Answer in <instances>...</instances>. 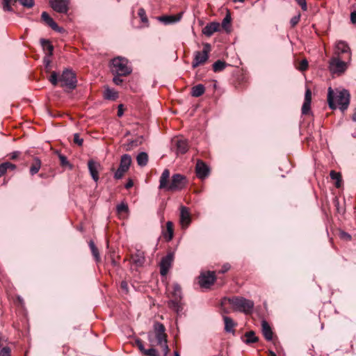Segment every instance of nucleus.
I'll return each instance as SVG.
<instances>
[{
	"mask_svg": "<svg viewBox=\"0 0 356 356\" xmlns=\"http://www.w3.org/2000/svg\"><path fill=\"white\" fill-rule=\"evenodd\" d=\"M83 140V138H80V136L79 134H74V143L77 144L79 146H82Z\"/></svg>",
	"mask_w": 356,
	"mask_h": 356,
	"instance_id": "47",
	"label": "nucleus"
},
{
	"mask_svg": "<svg viewBox=\"0 0 356 356\" xmlns=\"http://www.w3.org/2000/svg\"><path fill=\"white\" fill-rule=\"evenodd\" d=\"M16 1L17 0H3V10L8 12L13 11L11 4L15 3Z\"/></svg>",
	"mask_w": 356,
	"mask_h": 356,
	"instance_id": "34",
	"label": "nucleus"
},
{
	"mask_svg": "<svg viewBox=\"0 0 356 356\" xmlns=\"http://www.w3.org/2000/svg\"><path fill=\"white\" fill-rule=\"evenodd\" d=\"M143 355L145 356H159L158 351L153 348L146 349Z\"/></svg>",
	"mask_w": 356,
	"mask_h": 356,
	"instance_id": "41",
	"label": "nucleus"
},
{
	"mask_svg": "<svg viewBox=\"0 0 356 356\" xmlns=\"http://www.w3.org/2000/svg\"><path fill=\"white\" fill-rule=\"evenodd\" d=\"M49 81L54 86L60 83V87L70 90L74 89L77 83L75 74L70 69L64 70L60 76H58L56 72H52Z\"/></svg>",
	"mask_w": 356,
	"mask_h": 356,
	"instance_id": "3",
	"label": "nucleus"
},
{
	"mask_svg": "<svg viewBox=\"0 0 356 356\" xmlns=\"http://www.w3.org/2000/svg\"><path fill=\"white\" fill-rule=\"evenodd\" d=\"M127 171H125L124 169H122L120 166L117 169V170L114 173V178L115 179H120L123 177L125 172Z\"/></svg>",
	"mask_w": 356,
	"mask_h": 356,
	"instance_id": "37",
	"label": "nucleus"
},
{
	"mask_svg": "<svg viewBox=\"0 0 356 356\" xmlns=\"http://www.w3.org/2000/svg\"><path fill=\"white\" fill-rule=\"evenodd\" d=\"M216 280L215 271L207 270L202 272V291L204 289H211L214 286Z\"/></svg>",
	"mask_w": 356,
	"mask_h": 356,
	"instance_id": "9",
	"label": "nucleus"
},
{
	"mask_svg": "<svg viewBox=\"0 0 356 356\" xmlns=\"http://www.w3.org/2000/svg\"><path fill=\"white\" fill-rule=\"evenodd\" d=\"M41 45L44 49V51H46V54L49 56H52L53 51H54V47L50 43V42L45 39H41L40 40Z\"/></svg>",
	"mask_w": 356,
	"mask_h": 356,
	"instance_id": "22",
	"label": "nucleus"
},
{
	"mask_svg": "<svg viewBox=\"0 0 356 356\" xmlns=\"http://www.w3.org/2000/svg\"><path fill=\"white\" fill-rule=\"evenodd\" d=\"M304 102H312V91L309 88H307L305 95Z\"/></svg>",
	"mask_w": 356,
	"mask_h": 356,
	"instance_id": "46",
	"label": "nucleus"
},
{
	"mask_svg": "<svg viewBox=\"0 0 356 356\" xmlns=\"http://www.w3.org/2000/svg\"><path fill=\"white\" fill-rule=\"evenodd\" d=\"M330 176L332 179L336 181L335 186L337 188H340L341 186V174L334 170H332L330 173Z\"/></svg>",
	"mask_w": 356,
	"mask_h": 356,
	"instance_id": "30",
	"label": "nucleus"
},
{
	"mask_svg": "<svg viewBox=\"0 0 356 356\" xmlns=\"http://www.w3.org/2000/svg\"><path fill=\"white\" fill-rule=\"evenodd\" d=\"M50 56H51L46 54V56L43 58V63H44L45 68L47 69V71L49 70V68L50 67V63H51V60L49 58Z\"/></svg>",
	"mask_w": 356,
	"mask_h": 356,
	"instance_id": "49",
	"label": "nucleus"
},
{
	"mask_svg": "<svg viewBox=\"0 0 356 356\" xmlns=\"http://www.w3.org/2000/svg\"><path fill=\"white\" fill-rule=\"evenodd\" d=\"M131 161H132V160H131V157L130 155H129L127 154H123L121 156L119 166L122 169H124L125 171H128L129 169V167L131 164Z\"/></svg>",
	"mask_w": 356,
	"mask_h": 356,
	"instance_id": "18",
	"label": "nucleus"
},
{
	"mask_svg": "<svg viewBox=\"0 0 356 356\" xmlns=\"http://www.w3.org/2000/svg\"><path fill=\"white\" fill-rule=\"evenodd\" d=\"M227 63L225 61L218 60L213 64V70L214 72H222L227 66Z\"/></svg>",
	"mask_w": 356,
	"mask_h": 356,
	"instance_id": "27",
	"label": "nucleus"
},
{
	"mask_svg": "<svg viewBox=\"0 0 356 356\" xmlns=\"http://www.w3.org/2000/svg\"><path fill=\"white\" fill-rule=\"evenodd\" d=\"M333 56H341L350 61L351 59V52L348 44L344 41H339L335 46L334 55Z\"/></svg>",
	"mask_w": 356,
	"mask_h": 356,
	"instance_id": "8",
	"label": "nucleus"
},
{
	"mask_svg": "<svg viewBox=\"0 0 356 356\" xmlns=\"http://www.w3.org/2000/svg\"><path fill=\"white\" fill-rule=\"evenodd\" d=\"M180 222L183 226L188 225L190 222V214L185 207H181V208Z\"/></svg>",
	"mask_w": 356,
	"mask_h": 356,
	"instance_id": "21",
	"label": "nucleus"
},
{
	"mask_svg": "<svg viewBox=\"0 0 356 356\" xmlns=\"http://www.w3.org/2000/svg\"><path fill=\"white\" fill-rule=\"evenodd\" d=\"M20 152L19 151H15V152H13L12 153H10V159H13V160H15L17 158H18V156L20 155Z\"/></svg>",
	"mask_w": 356,
	"mask_h": 356,
	"instance_id": "58",
	"label": "nucleus"
},
{
	"mask_svg": "<svg viewBox=\"0 0 356 356\" xmlns=\"http://www.w3.org/2000/svg\"><path fill=\"white\" fill-rule=\"evenodd\" d=\"M220 28V24L218 22H211L208 24L204 29L202 31V33L207 36L211 35L214 32L218 31Z\"/></svg>",
	"mask_w": 356,
	"mask_h": 356,
	"instance_id": "17",
	"label": "nucleus"
},
{
	"mask_svg": "<svg viewBox=\"0 0 356 356\" xmlns=\"http://www.w3.org/2000/svg\"><path fill=\"white\" fill-rule=\"evenodd\" d=\"M301 17L300 13H298L297 15L293 17L290 20V24L292 28L295 27L298 22H300Z\"/></svg>",
	"mask_w": 356,
	"mask_h": 356,
	"instance_id": "39",
	"label": "nucleus"
},
{
	"mask_svg": "<svg viewBox=\"0 0 356 356\" xmlns=\"http://www.w3.org/2000/svg\"><path fill=\"white\" fill-rule=\"evenodd\" d=\"M163 349V352H164V355L166 356L168 353H169V348H168V346L167 344V341H165V342H163V345L161 346Z\"/></svg>",
	"mask_w": 356,
	"mask_h": 356,
	"instance_id": "56",
	"label": "nucleus"
},
{
	"mask_svg": "<svg viewBox=\"0 0 356 356\" xmlns=\"http://www.w3.org/2000/svg\"><path fill=\"white\" fill-rule=\"evenodd\" d=\"M88 167L92 179L97 182L99 180V170L101 168L100 163L91 159L88 162Z\"/></svg>",
	"mask_w": 356,
	"mask_h": 356,
	"instance_id": "13",
	"label": "nucleus"
},
{
	"mask_svg": "<svg viewBox=\"0 0 356 356\" xmlns=\"http://www.w3.org/2000/svg\"><path fill=\"white\" fill-rule=\"evenodd\" d=\"M41 167V161L38 158L34 159V162L30 168V173L34 175L38 172Z\"/></svg>",
	"mask_w": 356,
	"mask_h": 356,
	"instance_id": "29",
	"label": "nucleus"
},
{
	"mask_svg": "<svg viewBox=\"0 0 356 356\" xmlns=\"http://www.w3.org/2000/svg\"><path fill=\"white\" fill-rule=\"evenodd\" d=\"M209 167L203 161H202V180L207 177L210 174Z\"/></svg>",
	"mask_w": 356,
	"mask_h": 356,
	"instance_id": "35",
	"label": "nucleus"
},
{
	"mask_svg": "<svg viewBox=\"0 0 356 356\" xmlns=\"http://www.w3.org/2000/svg\"><path fill=\"white\" fill-rule=\"evenodd\" d=\"M4 163L6 165V170H14L16 168V165L10 162H5Z\"/></svg>",
	"mask_w": 356,
	"mask_h": 356,
	"instance_id": "54",
	"label": "nucleus"
},
{
	"mask_svg": "<svg viewBox=\"0 0 356 356\" xmlns=\"http://www.w3.org/2000/svg\"><path fill=\"white\" fill-rule=\"evenodd\" d=\"M191 95L193 97H200V84H197L192 88Z\"/></svg>",
	"mask_w": 356,
	"mask_h": 356,
	"instance_id": "42",
	"label": "nucleus"
},
{
	"mask_svg": "<svg viewBox=\"0 0 356 356\" xmlns=\"http://www.w3.org/2000/svg\"><path fill=\"white\" fill-rule=\"evenodd\" d=\"M350 20L352 23L356 24V11L352 12L350 13Z\"/></svg>",
	"mask_w": 356,
	"mask_h": 356,
	"instance_id": "60",
	"label": "nucleus"
},
{
	"mask_svg": "<svg viewBox=\"0 0 356 356\" xmlns=\"http://www.w3.org/2000/svg\"><path fill=\"white\" fill-rule=\"evenodd\" d=\"M311 108L310 102H304L302 106V113L303 115L309 114Z\"/></svg>",
	"mask_w": 356,
	"mask_h": 356,
	"instance_id": "40",
	"label": "nucleus"
},
{
	"mask_svg": "<svg viewBox=\"0 0 356 356\" xmlns=\"http://www.w3.org/2000/svg\"><path fill=\"white\" fill-rule=\"evenodd\" d=\"M58 157L60 159V165L62 166H68L70 168H72V165L69 163L65 156L63 154H59Z\"/></svg>",
	"mask_w": 356,
	"mask_h": 356,
	"instance_id": "38",
	"label": "nucleus"
},
{
	"mask_svg": "<svg viewBox=\"0 0 356 356\" xmlns=\"http://www.w3.org/2000/svg\"><path fill=\"white\" fill-rule=\"evenodd\" d=\"M200 64V51H196L195 56V59L193 63V67H195L198 66Z\"/></svg>",
	"mask_w": 356,
	"mask_h": 356,
	"instance_id": "45",
	"label": "nucleus"
},
{
	"mask_svg": "<svg viewBox=\"0 0 356 356\" xmlns=\"http://www.w3.org/2000/svg\"><path fill=\"white\" fill-rule=\"evenodd\" d=\"M134 185L133 181L131 179H129L127 183L125 184V188L129 189L131 188Z\"/></svg>",
	"mask_w": 356,
	"mask_h": 356,
	"instance_id": "62",
	"label": "nucleus"
},
{
	"mask_svg": "<svg viewBox=\"0 0 356 356\" xmlns=\"http://www.w3.org/2000/svg\"><path fill=\"white\" fill-rule=\"evenodd\" d=\"M230 268H231V266H230V264H228V263L225 264L222 266V267L221 270H219V272H218V273H226L227 271H228V270L230 269Z\"/></svg>",
	"mask_w": 356,
	"mask_h": 356,
	"instance_id": "53",
	"label": "nucleus"
},
{
	"mask_svg": "<svg viewBox=\"0 0 356 356\" xmlns=\"http://www.w3.org/2000/svg\"><path fill=\"white\" fill-rule=\"evenodd\" d=\"M123 113H124L123 105L120 104L118 108V116L122 117L123 115Z\"/></svg>",
	"mask_w": 356,
	"mask_h": 356,
	"instance_id": "59",
	"label": "nucleus"
},
{
	"mask_svg": "<svg viewBox=\"0 0 356 356\" xmlns=\"http://www.w3.org/2000/svg\"><path fill=\"white\" fill-rule=\"evenodd\" d=\"M261 330L262 334L264 337V338L267 341H271L273 337V332L272 331V329L268 324V323L266 321H262L261 322Z\"/></svg>",
	"mask_w": 356,
	"mask_h": 356,
	"instance_id": "15",
	"label": "nucleus"
},
{
	"mask_svg": "<svg viewBox=\"0 0 356 356\" xmlns=\"http://www.w3.org/2000/svg\"><path fill=\"white\" fill-rule=\"evenodd\" d=\"M173 224L171 221H168L166 222V229L163 231V236L167 241H170L173 237Z\"/></svg>",
	"mask_w": 356,
	"mask_h": 356,
	"instance_id": "19",
	"label": "nucleus"
},
{
	"mask_svg": "<svg viewBox=\"0 0 356 356\" xmlns=\"http://www.w3.org/2000/svg\"><path fill=\"white\" fill-rule=\"evenodd\" d=\"M172 296L173 298L181 300V288L178 283H174L172 285Z\"/></svg>",
	"mask_w": 356,
	"mask_h": 356,
	"instance_id": "25",
	"label": "nucleus"
},
{
	"mask_svg": "<svg viewBox=\"0 0 356 356\" xmlns=\"http://www.w3.org/2000/svg\"><path fill=\"white\" fill-rule=\"evenodd\" d=\"M120 76H118L116 74V76L113 77V81L115 84L120 85L122 83L123 80L120 78Z\"/></svg>",
	"mask_w": 356,
	"mask_h": 356,
	"instance_id": "55",
	"label": "nucleus"
},
{
	"mask_svg": "<svg viewBox=\"0 0 356 356\" xmlns=\"http://www.w3.org/2000/svg\"><path fill=\"white\" fill-rule=\"evenodd\" d=\"M188 144L185 139L176 137L172 140V149H173L177 154H182L187 152Z\"/></svg>",
	"mask_w": 356,
	"mask_h": 356,
	"instance_id": "10",
	"label": "nucleus"
},
{
	"mask_svg": "<svg viewBox=\"0 0 356 356\" xmlns=\"http://www.w3.org/2000/svg\"><path fill=\"white\" fill-rule=\"evenodd\" d=\"M223 320L225 323V330L227 332H233L235 323L233 320L228 316H224Z\"/></svg>",
	"mask_w": 356,
	"mask_h": 356,
	"instance_id": "24",
	"label": "nucleus"
},
{
	"mask_svg": "<svg viewBox=\"0 0 356 356\" xmlns=\"http://www.w3.org/2000/svg\"><path fill=\"white\" fill-rule=\"evenodd\" d=\"M230 22H231V17L229 15H227L222 22V26L224 29H226L227 24H229Z\"/></svg>",
	"mask_w": 356,
	"mask_h": 356,
	"instance_id": "52",
	"label": "nucleus"
},
{
	"mask_svg": "<svg viewBox=\"0 0 356 356\" xmlns=\"http://www.w3.org/2000/svg\"><path fill=\"white\" fill-rule=\"evenodd\" d=\"M6 172L5 163L0 164V177L4 175Z\"/></svg>",
	"mask_w": 356,
	"mask_h": 356,
	"instance_id": "57",
	"label": "nucleus"
},
{
	"mask_svg": "<svg viewBox=\"0 0 356 356\" xmlns=\"http://www.w3.org/2000/svg\"><path fill=\"white\" fill-rule=\"evenodd\" d=\"M42 19L53 30L60 31V28L57 24L53 20V19L46 12H43L41 15Z\"/></svg>",
	"mask_w": 356,
	"mask_h": 356,
	"instance_id": "16",
	"label": "nucleus"
},
{
	"mask_svg": "<svg viewBox=\"0 0 356 356\" xmlns=\"http://www.w3.org/2000/svg\"><path fill=\"white\" fill-rule=\"evenodd\" d=\"M49 3L52 9L59 13H67L69 10V0H49Z\"/></svg>",
	"mask_w": 356,
	"mask_h": 356,
	"instance_id": "12",
	"label": "nucleus"
},
{
	"mask_svg": "<svg viewBox=\"0 0 356 356\" xmlns=\"http://www.w3.org/2000/svg\"><path fill=\"white\" fill-rule=\"evenodd\" d=\"M174 260V253L168 252L166 256L161 259L160 262V273L162 276L167 275Z\"/></svg>",
	"mask_w": 356,
	"mask_h": 356,
	"instance_id": "11",
	"label": "nucleus"
},
{
	"mask_svg": "<svg viewBox=\"0 0 356 356\" xmlns=\"http://www.w3.org/2000/svg\"><path fill=\"white\" fill-rule=\"evenodd\" d=\"M155 337L157 341V344L162 346L163 342L166 341L167 334H165V326L159 323L155 322L154 324V332L148 333V340L149 342L153 341V337Z\"/></svg>",
	"mask_w": 356,
	"mask_h": 356,
	"instance_id": "7",
	"label": "nucleus"
},
{
	"mask_svg": "<svg viewBox=\"0 0 356 356\" xmlns=\"http://www.w3.org/2000/svg\"><path fill=\"white\" fill-rule=\"evenodd\" d=\"M131 260L137 266H142L145 261V257L143 252L138 251L132 255Z\"/></svg>",
	"mask_w": 356,
	"mask_h": 356,
	"instance_id": "20",
	"label": "nucleus"
},
{
	"mask_svg": "<svg viewBox=\"0 0 356 356\" xmlns=\"http://www.w3.org/2000/svg\"><path fill=\"white\" fill-rule=\"evenodd\" d=\"M244 342L247 344L256 343L259 340L258 337L255 336V333L254 331L247 332L244 334Z\"/></svg>",
	"mask_w": 356,
	"mask_h": 356,
	"instance_id": "23",
	"label": "nucleus"
},
{
	"mask_svg": "<svg viewBox=\"0 0 356 356\" xmlns=\"http://www.w3.org/2000/svg\"><path fill=\"white\" fill-rule=\"evenodd\" d=\"M118 97V92L113 89L107 88L104 91V98L106 99L114 100Z\"/></svg>",
	"mask_w": 356,
	"mask_h": 356,
	"instance_id": "32",
	"label": "nucleus"
},
{
	"mask_svg": "<svg viewBox=\"0 0 356 356\" xmlns=\"http://www.w3.org/2000/svg\"><path fill=\"white\" fill-rule=\"evenodd\" d=\"M182 16V13H179L176 15H164L159 17V20L165 24H173L179 22Z\"/></svg>",
	"mask_w": 356,
	"mask_h": 356,
	"instance_id": "14",
	"label": "nucleus"
},
{
	"mask_svg": "<svg viewBox=\"0 0 356 356\" xmlns=\"http://www.w3.org/2000/svg\"><path fill=\"white\" fill-rule=\"evenodd\" d=\"M352 120L354 122H356V108L354 110V113L352 115Z\"/></svg>",
	"mask_w": 356,
	"mask_h": 356,
	"instance_id": "64",
	"label": "nucleus"
},
{
	"mask_svg": "<svg viewBox=\"0 0 356 356\" xmlns=\"http://www.w3.org/2000/svg\"><path fill=\"white\" fill-rule=\"evenodd\" d=\"M180 301L179 299L173 298L169 301L168 305L172 309L178 313L181 309Z\"/></svg>",
	"mask_w": 356,
	"mask_h": 356,
	"instance_id": "31",
	"label": "nucleus"
},
{
	"mask_svg": "<svg viewBox=\"0 0 356 356\" xmlns=\"http://www.w3.org/2000/svg\"><path fill=\"white\" fill-rule=\"evenodd\" d=\"M194 284L196 286H200V275L196 277L195 279Z\"/></svg>",
	"mask_w": 356,
	"mask_h": 356,
	"instance_id": "61",
	"label": "nucleus"
},
{
	"mask_svg": "<svg viewBox=\"0 0 356 356\" xmlns=\"http://www.w3.org/2000/svg\"><path fill=\"white\" fill-rule=\"evenodd\" d=\"M296 2L301 7L303 11L307 10V5L306 0H295Z\"/></svg>",
	"mask_w": 356,
	"mask_h": 356,
	"instance_id": "48",
	"label": "nucleus"
},
{
	"mask_svg": "<svg viewBox=\"0 0 356 356\" xmlns=\"http://www.w3.org/2000/svg\"><path fill=\"white\" fill-rule=\"evenodd\" d=\"M111 70L113 74L118 76H127L132 70L128 65V60L123 57H117L112 60Z\"/></svg>",
	"mask_w": 356,
	"mask_h": 356,
	"instance_id": "5",
	"label": "nucleus"
},
{
	"mask_svg": "<svg viewBox=\"0 0 356 356\" xmlns=\"http://www.w3.org/2000/svg\"><path fill=\"white\" fill-rule=\"evenodd\" d=\"M350 92L346 89L334 91L331 87L328 88L327 102L329 107L332 110L336 109L338 105L339 109L343 112L350 104Z\"/></svg>",
	"mask_w": 356,
	"mask_h": 356,
	"instance_id": "1",
	"label": "nucleus"
},
{
	"mask_svg": "<svg viewBox=\"0 0 356 356\" xmlns=\"http://www.w3.org/2000/svg\"><path fill=\"white\" fill-rule=\"evenodd\" d=\"M137 163L140 166H145L148 162V155L146 152H140L136 157Z\"/></svg>",
	"mask_w": 356,
	"mask_h": 356,
	"instance_id": "26",
	"label": "nucleus"
},
{
	"mask_svg": "<svg viewBox=\"0 0 356 356\" xmlns=\"http://www.w3.org/2000/svg\"><path fill=\"white\" fill-rule=\"evenodd\" d=\"M136 344L137 345L138 349L143 353H144V352L145 351V348L143 346V341L140 340V339H137L136 341Z\"/></svg>",
	"mask_w": 356,
	"mask_h": 356,
	"instance_id": "51",
	"label": "nucleus"
},
{
	"mask_svg": "<svg viewBox=\"0 0 356 356\" xmlns=\"http://www.w3.org/2000/svg\"><path fill=\"white\" fill-rule=\"evenodd\" d=\"M195 175L197 178H200V159H197L196 160Z\"/></svg>",
	"mask_w": 356,
	"mask_h": 356,
	"instance_id": "50",
	"label": "nucleus"
},
{
	"mask_svg": "<svg viewBox=\"0 0 356 356\" xmlns=\"http://www.w3.org/2000/svg\"><path fill=\"white\" fill-rule=\"evenodd\" d=\"M121 287L124 289V290H127V282H122L121 283Z\"/></svg>",
	"mask_w": 356,
	"mask_h": 356,
	"instance_id": "63",
	"label": "nucleus"
},
{
	"mask_svg": "<svg viewBox=\"0 0 356 356\" xmlns=\"http://www.w3.org/2000/svg\"><path fill=\"white\" fill-rule=\"evenodd\" d=\"M349 61L341 56H332L329 61V70L331 73L341 75L348 68Z\"/></svg>",
	"mask_w": 356,
	"mask_h": 356,
	"instance_id": "6",
	"label": "nucleus"
},
{
	"mask_svg": "<svg viewBox=\"0 0 356 356\" xmlns=\"http://www.w3.org/2000/svg\"><path fill=\"white\" fill-rule=\"evenodd\" d=\"M138 15L140 17V20L143 23H145V24L148 23V19H147V17L146 15V12L144 8H139V10L138 11Z\"/></svg>",
	"mask_w": 356,
	"mask_h": 356,
	"instance_id": "36",
	"label": "nucleus"
},
{
	"mask_svg": "<svg viewBox=\"0 0 356 356\" xmlns=\"http://www.w3.org/2000/svg\"><path fill=\"white\" fill-rule=\"evenodd\" d=\"M89 247L90 248L92 254L94 257L95 261L97 262H99L100 261V259H101L100 255H99V250L96 247L95 243L92 241H90L89 242Z\"/></svg>",
	"mask_w": 356,
	"mask_h": 356,
	"instance_id": "28",
	"label": "nucleus"
},
{
	"mask_svg": "<svg viewBox=\"0 0 356 356\" xmlns=\"http://www.w3.org/2000/svg\"><path fill=\"white\" fill-rule=\"evenodd\" d=\"M210 51V45L209 44H205L204 46V49L202 51V65L204 63L208 58V52Z\"/></svg>",
	"mask_w": 356,
	"mask_h": 356,
	"instance_id": "33",
	"label": "nucleus"
},
{
	"mask_svg": "<svg viewBox=\"0 0 356 356\" xmlns=\"http://www.w3.org/2000/svg\"><path fill=\"white\" fill-rule=\"evenodd\" d=\"M308 68V62L306 59H303L300 61V64H299V66H298V70L300 71H305Z\"/></svg>",
	"mask_w": 356,
	"mask_h": 356,
	"instance_id": "43",
	"label": "nucleus"
},
{
	"mask_svg": "<svg viewBox=\"0 0 356 356\" xmlns=\"http://www.w3.org/2000/svg\"><path fill=\"white\" fill-rule=\"evenodd\" d=\"M128 206L127 204H124V203H121L120 204H118L117 206V211L119 212V213H122V212H127L128 211Z\"/></svg>",
	"mask_w": 356,
	"mask_h": 356,
	"instance_id": "44",
	"label": "nucleus"
},
{
	"mask_svg": "<svg viewBox=\"0 0 356 356\" xmlns=\"http://www.w3.org/2000/svg\"><path fill=\"white\" fill-rule=\"evenodd\" d=\"M170 177V171L165 169L159 179V188H165L169 191H176L181 190L186 184V177L180 174H175L172 176L171 181L168 184Z\"/></svg>",
	"mask_w": 356,
	"mask_h": 356,
	"instance_id": "2",
	"label": "nucleus"
},
{
	"mask_svg": "<svg viewBox=\"0 0 356 356\" xmlns=\"http://www.w3.org/2000/svg\"><path fill=\"white\" fill-rule=\"evenodd\" d=\"M228 302L231 304L235 311L243 312L245 314H250L254 308V302L243 297L224 298L222 300V305Z\"/></svg>",
	"mask_w": 356,
	"mask_h": 356,
	"instance_id": "4",
	"label": "nucleus"
}]
</instances>
